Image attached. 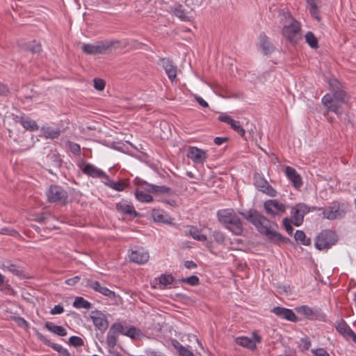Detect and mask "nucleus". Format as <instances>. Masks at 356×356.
<instances>
[{
	"label": "nucleus",
	"mask_w": 356,
	"mask_h": 356,
	"mask_svg": "<svg viewBox=\"0 0 356 356\" xmlns=\"http://www.w3.org/2000/svg\"><path fill=\"white\" fill-rule=\"evenodd\" d=\"M312 351L316 356H330L327 352L323 348H317Z\"/></svg>",
	"instance_id": "obj_58"
},
{
	"label": "nucleus",
	"mask_w": 356,
	"mask_h": 356,
	"mask_svg": "<svg viewBox=\"0 0 356 356\" xmlns=\"http://www.w3.org/2000/svg\"><path fill=\"white\" fill-rule=\"evenodd\" d=\"M83 173L92 178H102L108 179V176L101 169L97 168L91 163L83 162L79 165Z\"/></svg>",
	"instance_id": "obj_12"
},
{
	"label": "nucleus",
	"mask_w": 356,
	"mask_h": 356,
	"mask_svg": "<svg viewBox=\"0 0 356 356\" xmlns=\"http://www.w3.org/2000/svg\"><path fill=\"white\" fill-rule=\"evenodd\" d=\"M140 330L138 328H136L134 326H130L127 330H125V327H124V334L131 339H136L140 335Z\"/></svg>",
	"instance_id": "obj_38"
},
{
	"label": "nucleus",
	"mask_w": 356,
	"mask_h": 356,
	"mask_svg": "<svg viewBox=\"0 0 356 356\" xmlns=\"http://www.w3.org/2000/svg\"><path fill=\"white\" fill-rule=\"evenodd\" d=\"M253 181L254 185L259 191L270 197H275L277 195L276 190L259 173L255 172L254 174Z\"/></svg>",
	"instance_id": "obj_9"
},
{
	"label": "nucleus",
	"mask_w": 356,
	"mask_h": 356,
	"mask_svg": "<svg viewBox=\"0 0 356 356\" xmlns=\"http://www.w3.org/2000/svg\"><path fill=\"white\" fill-rule=\"evenodd\" d=\"M345 211L340 210L339 207L335 204L323 208V218L328 220H334L337 218L343 217Z\"/></svg>",
	"instance_id": "obj_20"
},
{
	"label": "nucleus",
	"mask_w": 356,
	"mask_h": 356,
	"mask_svg": "<svg viewBox=\"0 0 356 356\" xmlns=\"http://www.w3.org/2000/svg\"><path fill=\"white\" fill-rule=\"evenodd\" d=\"M8 133H9V137L10 138H13L15 142H17L18 143H23V139L21 138V137H19H19H15V134H14V132H13V130L9 129H8ZM20 145H21V147H22L21 148L22 150H26V149H28L29 148V145L21 144Z\"/></svg>",
	"instance_id": "obj_44"
},
{
	"label": "nucleus",
	"mask_w": 356,
	"mask_h": 356,
	"mask_svg": "<svg viewBox=\"0 0 356 356\" xmlns=\"http://www.w3.org/2000/svg\"><path fill=\"white\" fill-rule=\"evenodd\" d=\"M306 42L313 49L318 48V42L317 38L312 31H308L305 35Z\"/></svg>",
	"instance_id": "obj_34"
},
{
	"label": "nucleus",
	"mask_w": 356,
	"mask_h": 356,
	"mask_svg": "<svg viewBox=\"0 0 356 356\" xmlns=\"http://www.w3.org/2000/svg\"><path fill=\"white\" fill-rule=\"evenodd\" d=\"M124 333V326L121 323H113L106 337V343L110 348H114L116 346L117 338L120 334Z\"/></svg>",
	"instance_id": "obj_10"
},
{
	"label": "nucleus",
	"mask_w": 356,
	"mask_h": 356,
	"mask_svg": "<svg viewBox=\"0 0 356 356\" xmlns=\"http://www.w3.org/2000/svg\"><path fill=\"white\" fill-rule=\"evenodd\" d=\"M309 12H310V14L314 17H315L316 19H318V21L321 19V17H320V16L318 15V6H315V9L314 10L313 9V7H309Z\"/></svg>",
	"instance_id": "obj_62"
},
{
	"label": "nucleus",
	"mask_w": 356,
	"mask_h": 356,
	"mask_svg": "<svg viewBox=\"0 0 356 356\" xmlns=\"http://www.w3.org/2000/svg\"><path fill=\"white\" fill-rule=\"evenodd\" d=\"M337 330L346 339H351L356 343V334L344 321L337 326Z\"/></svg>",
	"instance_id": "obj_25"
},
{
	"label": "nucleus",
	"mask_w": 356,
	"mask_h": 356,
	"mask_svg": "<svg viewBox=\"0 0 356 356\" xmlns=\"http://www.w3.org/2000/svg\"><path fill=\"white\" fill-rule=\"evenodd\" d=\"M1 233L3 234H7L13 236H19V233L17 231L13 229L4 227L1 229Z\"/></svg>",
	"instance_id": "obj_56"
},
{
	"label": "nucleus",
	"mask_w": 356,
	"mask_h": 356,
	"mask_svg": "<svg viewBox=\"0 0 356 356\" xmlns=\"http://www.w3.org/2000/svg\"><path fill=\"white\" fill-rule=\"evenodd\" d=\"M35 335L37 336L38 339L44 343L46 346L51 347L54 350L57 351L59 354H60L63 356H72L71 354L69 353V351L66 349L62 347L60 345L52 343L50 340L47 339L42 333H40L39 331L35 330Z\"/></svg>",
	"instance_id": "obj_19"
},
{
	"label": "nucleus",
	"mask_w": 356,
	"mask_h": 356,
	"mask_svg": "<svg viewBox=\"0 0 356 356\" xmlns=\"http://www.w3.org/2000/svg\"><path fill=\"white\" fill-rule=\"evenodd\" d=\"M166 193L168 195L174 194V191L170 187L165 186H157L154 194H163Z\"/></svg>",
	"instance_id": "obj_47"
},
{
	"label": "nucleus",
	"mask_w": 356,
	"mask_h": 356,
	"mask_svg": "<svg viewBox=\"0 0 356 356\" xmlns=\"http://www.w3.org/2000/svg\"><path fill=\"white\" fill-rule=\"evenodd\" d=\"M218 120L220 122H225L228 124H230L232 122H233L234 119H232L229 115H221L218 117Z\"/></svg>",
	"instance_id": "obj_59"
},
{
	"label": "nucleus",
	"mask_w": 356,
	"mask_h": 356,
	"mask_svg": "<svg viewBox=\"0 0 356 356\" xmlns=\"http://www.w3.org/2000/svg\"><path fill=\"white\" fill-rule=\"evenodd\" d=\"M47 200L50 203H58L65 205L68 203V193L61 186L51 185L47 193Z\"/></svg>",
	"instance_id": "obj_6"
},
{
	"label": "nucleus",
	"mask_w": 356,
	"mask_h": 356,
	"mask_svg": "<svg viewBox=\"0 0 356 356\" xmlns=\"http://www.w3.org/2000/svg\"><path fill=\"white\" fill-rule=\"evenodd\" d=\"M119 40L99 41L95 44H84L82 51L88 55L110 54L120 46Z\"/></svg>",
	"instance_id": "obj_4"
},
{
	"label": "nucleus",
	"mask_w": 356,
	"mask_h": 356,
	"mask_svg": "<svg viewBox=\"0 0 356 356\" xmlns=\"http://www.w3.org/2000/svg\"><path fill=\"white\" fill-rule=\"evenodd\" d=\"M245 220L252 223L257 229V231L265 235L268 239L275 243H291L290 238L282 236L280 233L271 230L268 226L269 220L256 209H251L244 211H238Z\"/></svg>",
	"instance_id": "obj_1"
},
{
	"label": "nucleus",
	"mask_w": 356,
	"mask_h": 356,
	"mask_svg": "<svg viewBox=\"0 0 356 356\" xmlns=\"http://www.w3.org/2000/svg\"><path fill=\"white\" fill-rule=\"evenodd\" d=\"M48 161L49 168L47 169V171L54 175L53 169H59L62 165L63 160L58 154H51L48 156Z\"/></svg>",
	"instance_id": "obj_27"
},
{
	"label": "nucleus",
	"mask_w": 356,
	"mask_h": 356,
	"mask_svg": "<svg viewBox=\"0 0 356 356\" xmlns=\"http://www.w3.org/2000/svg\"><path fill=\"white\" fill-rule=\"evenodd\" d=\"M179 283H186L190 286H195L200 284V279L196 275H191L188 277L181 278L177 280Z\"/></svg>",
	"instance_id": "obj_40"
},
{
	"label": "nucleus",
	"mask_w": 356,
	"mask_h": 356,
	"mask_svg": "<svg viewBox=\"0 0 356 356\" xmlns=\"http://www.w3.org/2000/svg\"><path fill=\"white\" fill-rule=\"evenodd\" d=\"M159 61L164 68L168 78L170 81H173L177 77V66L173 64L172 60L168 58H161Z\"/></svg>",
	"instance_id": "obj_21"
},
{
	"label": "nucleus",
	"mask_w": 356,
	"mask_h": 356,
	"mask_svg": "<svg viewBox=\"0 0 356 356\" xmlns=\"http://www.w3.org/2000/svg\"><path fill=\"white\" fill-rule=\"evenodd\" d=\"M152 217L154 220L157 222H163V223H170L168 220L165 219V217L163 214L160 213L158 211L153 210L152 211Z\"/></svg>",
	"instance_id": "obj_51"
},
{
	"label": "nucleus",
	"mask_w": 356,
	"mask_h": 356,
	"mask_svg": "<svg viewBox=\"0 0 356 356\" xmlns=\"http://www.w3.org/2000/svg\"><path fill=\"white\" fill-rule=\"evenodd\" d=\"M149 257L148 252L140 250L132 251L129 255L130 260L138 264H145L148 261Z\"/></svg>",
	"instance_id": "obj_26"
},
{
	"label": "nucleus",
	"mask_w": 356,
	"mask_h": 356,
	"mask_svg": "<svg viewBox=\"0 0 356 356\" xmlns=\"http://www.w3.org/2000/svg\"><path fill=\"white\" fill-rule=\"evenodd\" d=\"M106 185L115 191H122L128 184H125L122 180H119L118 181L108 180V181L106 183Z\"/></svg>",
	"instance_id": "obj_35"
},
{
	"label": "nucleus",
	"mask_w": 356,
	"mask_h": 356,
	"mask_svg": "<svg viewBox=\"0 0 356 356\" xmlns=\"http://www.w3.org/2000/svg\"><path fill=\"white\" fill-rule=\"evenodd\" d=\"M115 208L118 212L122 214L134 216V217L140 216V213L135 210L134 206L129 203L127 200H122L117 203Z\"/></svg>",
	"instance_id": "obj_22"
},
{
	"label": "nucleus",
	"mask_w": 356,
	"mask_h": 356,
	"mask_svg": "<svg viewBox=\"0 0 356 356\" xmlns=\"http://www.w3.org/2000/svg\"><path fill=\"white\" fill-rule=\"evenodd\" d=\"M64 312V308L60 305H55L50 311L51 315L60 314Z\"/></svg>",
	"instance_id": "obj_57"
},
{
	"label": "nucleus",
	"mask_w": 356,
	"mask_h": 356,
	"mask_svg": "<svg viewBox=\"0 0 356 356\" xmlns=\"http://www.w3.org/2000/svg\"><path fill=\"white\" fill-rule=\"evenodd\" d=\"M291 220L293 221V224L295 226L298 227L303 223L304 217H303L302 214H301L300 212H298L296 214H294V207L291 209Z\"/></svg>",
	"instance_id": "obj_39"
},
{
	"label": "nucleus",
	"mask_w": 356,
	"mask_h": 356,
	"mask_svg": "<svg viewBox=\"0 0 356 356\" xmlns=\"http://www.w3.org/2000/svg\"><path fill=\"white\" fill-rule=\"evenodd\" d=\"M271 312L275 314L277 316L287 321L295 323L298 321V318L292 309L282 307H275L271 309Z\"/></svg>",
	"instance_id": "obj_16"
},
{
	"label": "nucleus",
	"mask_w": 356,
	"mask_h": 356,
	"mask_svg": "<svg viewBox=\"0 0 356 356\" xmlns=\"http://www.w3.org/2000/svg\"><path fill=\"white\" fill-rule=\"evenodd\" d=\"M12 118L15 123H19L25 130L34 131L39 129V126L36 122L31 118L26 116L24 113L19 115L12 114Z\"/></svg>",
	"instance_id": "obj_11"
},
{
	"label": "nucleus",
	"mask_w": 356,
	"mask_h": 356,
	"mask_svg": "<svg viewBox=\"0 0 356 356\" xmlns=\"http://www.w3.org/2000/svg\"><path fill=\"white\" fill-rule=\"evenodd\" d=\"M323 104L327 108V111H332L339 115L343 113L341 105L337 104L333 97L330 94H327L322 98Z\"/></svg>",
	"instance_id": "obj_18"
},
{
	"label": "nucleus",
	"mask_w": 356,
	"mask_h": 356,
	"mask_svg": "<svg viewBox=\"0 0 356 356\" xmlns=\"http://www.w3.org/2000/svg\"><path fill=\"white\" fill-rule=\"evenodd\" d=\"M311 211V208L305 203H298L294 207V214L300 212L303 217Z\"/></svg>",
	"instance_id": "obj_41"
},
{
	"label": "nucleus",
	"mask_w": 356,
	"mask_h": 356,
	"mask_svg": "<svg viewBox=\"0 0 356 356\" xmlns=\"http://www.w3.org/2000/svg\"><path fill=\"white\" fill-rule=\"evenodd\" d=\"M337 241L338 236L334 231L325 229L316 236L314 245L319 250H327L335 245Z\"/></svg>",
	"instance_id": "obj_5"
},
{
	"label": "nucleus",
	"mask_w": 356,
	"mask_h": 356,
	"mask_svg": "<svg viewBox=\"0 0 356 356\" xmlns=\"http://www.w3.org/2000/svg\"><path fill=\"white\" fill-rule=\"evenodd\" d=\"M279 16L281 22L284 21L282 30L283 37L293 46H295L302 39L301 26L289 13L282 10Z\"/></svg>",
	"instance_id": "obj_2"
},
{
	"label": "nucleus",
	"mask_w": 356,
	"mask_h": 356,
	"mask_svg": "<svg viewBox=\"0 0 356 356\" xmlns=\"http://www.w3.org/2000/svg\"><path fill=\"white\" fill-rule=\"evenodd\" d=\"M90 317L95 326L100 331L104 332L107 330L108 322L106 316L99 310H95L91 312Z\"/></svg>",
	"instance_id": "obj_14"
},
{
	"label": "nucleus",
	"mask_w": 356,
	"mask_h": 356,
	"mask_svg": "<svg viewBox=\"0 0 356 356\" xmlns=\"http://www.w3.org/2000/svg\"><path fill=\"white\" fill-rule=\"evenodd\" d=\"M301 342L303 343V350H308L311 346V341L308 338H302Z\"/></svg>",
	"instance_id": "obj_63"
},
{
	"label": "nucleus",
	"mask_w": 356,
	"mask_h": 356,
	"mask_svg": "<svg viewBox=\"0 0 356 356\" xmlns=\"http://www.w3.org/2000/svg\"><path fill=\"white\" fill-rule=\"evenodd\" d=\"M296 310L298 314L304 315L309 320L325 321L326 315L321 309H312L307 305H302L296 307Z\"/></svg>",
	"instance_id": "obj_8"
},
{
	"label": "nucleus",
	"mask_w": 356,
	"mask_h": 356,
	"mask_svg": "<svg viewBox=\"0 0 356 356\" xmlns=\"http://www.w3.org/2000/svg\"><path fill=\"white\" fill-rule=\"evenodd\" d=\"M67 145L70 150L75 155H79L81 154V147L79 144L72 141H68Z\"/></svg>",
	"instance_id": "obj_48"
},
{
	"label": "nucleus",
	"mask_w": 356,
	"mask_h": 356,
	"mask_svg": "<svg viewBox=\"0 0 356 356\" xmlns=\"http://www.w3.org/2000/svg\"><path fill=\"white\" fill-rule=\"evenodd\" d=\"M140 186L147 192L151 193H154V194L155 193V191H156V185L149 184V183H147L145 181H142L140 182Z\"/></svg>",
	"instance_id": "obj_52"
},
{
	"label": "nucleus",
	"mask_w": 356,
	"mask_h": 356,
	"mask_svg": "<svg viewBox=\"0 0 356 356\" xmlns=\"http://www.w3.org/2000/svg\"><path fill=\"white\" fill-rule=\"evenodd\" d=\"M21 48L25 51H29L33 54L39 53L42 50L41 44L35 40L22 44Z\"/></svg>",
	"instance_id": "obj_30"
},
{
	"label": "nucleus",
	"mask_w": 356,
	"mask_h": 356,
	"mask_svg": "<svg viewBox=\"0 0 356 356\" xmlns=\"http://www.w3.org/2000/svg\"><path fill=\"white\" fill-rule=\"evenodd\" d=\"M105 87V81L101 79H94V88L99 91H102Z\"/></svg>",
	"instance_id": "obj_55"
},
{
	"label": "nucleus",
	"mask_w": 356,
	"mask_h": 356,
	"mask_svg": "<svg viewBox=\"0 0 356 356\" xmlns=\"http://www.w3.org/2000/svg\"><path fill=\"white\" fill-rule=\"evenodd\" d=\"M179 354L181 356H195L193 353L187 349L186 347L181 348Z\"/></svg>",
	"instance_id": "obj_61"
},
{
	"label": "nucleus",
	"mask_w": 356,
	"mask_h": 356,
	"mask_svg": "<svg viewBox=\"0 0 356 356\" xmlns=\"http://www.w3.org/2000/svg\"><path fill=\"white\" fill-rule=\"evenodd\" d=\"M68 343L70 345L73 346L74 347H79L83 345V340L79 337L72 336L70 337L68 340Z\"/></svg>",
	"instance_id": "obj_49"
},
{
	"label": "nucleus",
	"mask_w": 356,
	"mask_h": 356,
	"mask_svg": "<svg viewBox=\"0 0 356 356\" xmlns=\"http://www.w3.org/2000/svg\"><path fill=\"white\" fill-rule=\"evenodd\" d=\"M329 85L332 96L337 104L341 105L340 104H347L348 102L350 97L344 90L341 83L336 79H332L329 81Z\"/></svg>",
	"instance_id": "obj_7"
},
{
	"label": "nucleus",
	"mask_w": 356,
	"mask_h": 356,
	"mask_svg": "<svg viewBox=\"0 0 356 356\" xmlns=\"http://www.w3.org/2000/svg\"><path fill=\"white\" fill-rule=\"evenodd\" d=\"M259 48L266 56L271 54L275 50V47L270 42V38L264 33L259 36Z\"/></svg>",
	"instance_id": "obj_23"
},
{
	"label": "nucleus",
	"mask_w": 356,
	"mask_h": 356,
	"mask_svg": "<svg viewBox=\"0 0 356 356\" xmlns=\"http://www.w3.org/2000/svg\"><path fill=\"white\" fill-rule=\"evenodd\" d=\"M44 327L58 336L64 337L67 335V331L63 326L56 325L51 322H46L44 323Z\"/></svg>",
	"instance_id": "obj_28"
},
{
	"label": "nucleus",
	"mask_w": 356,
	"mask_h": 356,
	"mask_svg": "<svg viewBox=\"0 0 356 356\" xmlns=\"http://www.w3.org/2000/svg\"><path fill=\"white\" fill-rule=\"evenodd\" d=\"M72 305L74 307L78 309L83 308L88 309L91 307V303L81 296L75 298Z\"/></svg>",
	"instance_id": "obj_33"
},
{
	"label": "nucleus",
	"mask_w": 356,
	"mask_h": 356,
	"mask_svg": "<svg viewBox=\"0 0 356 356\" xmlns=\"http://www.w3.org/2000/svg\"><path fill=\"white\" fill-rule=\"evenodd\" d=\"M264 207L266 213L271 216H276L277 212L284 213L286 210L285 205L276 200H266L264 204Z\"/></svg>",
	"instance_id": "obj_13"
},
{
	"label": "nucleus",
	"mask_w": 356,
	"mask_h": 356,
	"mask_svg": "<svg viewBox=\"0 0 356 356\" xmlns=\"http://www.w3.org/2000/svg\"><path fill=\"white\" fill-rule=\"evenodd\" d=\"M294 239L296 242L300 243L303 245H310L312 243L311 239L307 238L305 233L302 230H297L294 234Z\"/></svg>",
	"instance_id": "obj_32"
},
{
	"label": "nucleus",
	"mask_w": 356,
	"mask_h": 356,
	"mask_svg": "<svg viewBox=\"0 0 356 356\" xmlns=\"http://www.w3.org/2000/svg\"><path fill=\"white\" fill-rule=\"evenodd\" d=\"M136 198L141 202H151L153 201V197L152 195L147 193H145L144 192L136 190L135 192Z\"/></svg>",
	"instance_id": "obj_37"
},
{
	"label": "nucleus",
	"mask_w": 356,
	"mask_h": 356,
	"mask_svg": "<svg viewBox=\"0 0 356 356\" xmlns=\"http://www.w3.org/2000/svg\"><path fill=\"white\" fill-rule=\"evenodd\" d=\"M174 277L171 274L169 275H161L159 277V283L164 286H167L174 282Z\"/></svg>",
	"instance_id": "obj_43"
},
{
	"label": "nucleus",
	"mask_w": 356,
	"mask_h": 356,
	"mask_svg": "<svg viewBox=\"0 0 356 356\" xmlns=\"http://www.w3.org/2000/svg\"><path fill=\"white\" fill-rule=\"evenodd\" d=\"M282 224L286 232L289 235H291L293 231V228L291 225V224H293V221L289 218H284L282 220Z\"/></svg>",
	"instance_id": "obj_50"
},
{
	"label": "nucleus",
	"mask_w": 356,
	"mask_h": 356,
	"mask_svg": "<svg viewBox=\"0 0 356 356\" xmlns=\"http://www.w3.org/2000/svg\"><path fill=\"white\" fill-rule=\"evenodd\" d=\"M285 174L296 188H299L302 186V178L295 168L286 166L285 168Z\"/></svg>",
	"instance_id": "obj_24"
},
{
	"label": "nucleus",
	"mask_w": 356,
	"mask_h": 356,
	"mask_svg": "<svg viewBox=\"0 0 356 356\" xmlns=\"http://www.w3.org/2000/svg\"><path fill=\"white\" fill-rule=\"evenodd\" d=\"M230 127L236 131L241 136L243 137L245 134V129L240 125L239 122L233 120L230 124Z\"/></svg>",
	"instance_id": "obj_46"
},
{
	"label": "nucleus",
	"mask_w": 356,
	"mask_h": 356,
	"mask_svg": "<svg viewBox=\"0 0 356 356\" xmlns=\"http://www.w3.org/2000/svg\"><path fill=\"white\" fill-rule=\"evenodd\" d=\"M85 282V285L86 286L92 288L95 291H97L105 296H107L110 298H115L116 296L115 293L114 291L110 290L109 289L105 286H102L100 284V283L97 281L86 279Z\"/></svg>",
	"instance_id": "obj_17"
},
{
	"label": "nucleus",
	"mask_w": 356,
	"mask_h": 356,
	"mask_svg": "<svg viewBox=\"0 0 356 356\" xmlns=\"http://www.w3.org/2000/svg\"><path fill=\"white\" fill-rule=\"evenodd\" d=\"M236 343L243 347L254 350L256 349V343L247 337H239L235 339Z\"/></svg>",
	"instance_id": "obj_29"
},
{
	"label": "nucleus",
	"mask_w": 356,
	"mask_h": 356,
	"mask_svg": "<svg viewBox=\"0 0 356 356\" xmlns=\"http://www.w3.org/2000/svg\"><path fill=\"white\" fill-rule=\"evenodd\" d=\"M81 280V277L80 276H75L74 277H72V278H70V279H67L65 280V283L67 284V285H70V286H74L75 285L76 283H78L79 282V280Z\"/></svg>",
	"instance_id": "obj_60"
},
{
	"label": "nucleus",
	"mask_w": 356,
	"mask_h": 356,
	"mask_svg": "<svg viewBox=\"0 0 356 356\" xmlns=\"http://www.w3.org/2000/svg\"><path fill=\"white\" fill-rule=\"evenodd\" d=\"M190 235L195 240L200 241H207V236L204 234H200L197 229H194L193 227L190 229Z\"/></svg>",
	"instance_id": "obj_45"
},
{
	"label": "nucleus",
	"mask_w": 356,
	"mask_h": 356,
	"mask_svg": "<svg viewBox=\"0 0 356 356\" xmlns=\"http://www.w3.org/2000/svg\"><path fill=\"white\" fill-rule=\"evenodd\" d=\"M195 99L201 106L204 108L209 107L208 103L205 100H204L201 97L195 95Z\"/></svg>",
	"instance_id": "obj_64"
},
{
	"label": "nucleus",
	"mask_w": 356,
	"mask_h": 356,
	"mask_svg": "<svg viewBox=\"0 0 356 356\" xmlns=\"http://www.w3.org/2000/svg\"><path fill=\"white\" fill-rule=\"evenodd\" d=\"M217 217L220 223L235 235H241L243 232V224L232 209H222L217 212Z\"/></svg>",
	"instance_id": "obj_3"
},
{
	"label": "nucleus",
	"mask_w": 356,
	"mask_h": 356,
	"mask_svg": "<svg viewBox=\"0 0 356 356\" xmlns=\"http://www.w3.org/2000/svg\"><path fill=\"white\" fill-rule=\"evenodd\" d=\"M3 268H6L13 274L17 275L19 277H24L25 275L22 269L19 268V267L17 266L15 264H9L8 265L6 266L5 264L3 265Z\"/></svg>",
	"instance_id": "obj_36"
},
{
	"label": "nucleus",
	"mask_w": 356,
	"mask_h": 356,
	"mask_svg": "<svg viewBox=\"0 0 356 356\" xmlns=\"http://www.w3.org/2000/svg\"><path fill=\"white\" fill-rule=\"evenodd\" d=\"M173 13L175 15H176L177 17L180 18L182 20H186L188 18V17L186 15L185 10L182 5L179 4L175 6Z\"/></svg>",
	"instance_id": "obj_42"
},
{
	"label": "nucleus",
	"mask_w": 356,
	"mask_h": 356,
	"mask_svg": "<svg viewBox=\"0 0 356 356\" xmlns=\"http://www.w3.org/2000/svg\"><path fill=\"white\" fill-rule=\"evenodd\" d=\"M188 158L195 163H203L207 159V152L196 147H190L187 152Z\"/></svg>",
	"instance_id": "obj_15"
},
{
	"label": "nucleus",
	"mask_w": 356,
	"mask_h": 356,
	"mask_svg": "<svg viewBox=\"0 0 356 356\" xmlns=\"http://www.w3.org/2000/svg\"><path fill=\"white\" fill-rule=\"evenodd\" d=\"M214 240L218 244H222L225 241V235L220 231H214L213 232Z\"/></svg>",
	"instance_id": "obj_54"
},
{
	"label": "nucleus",
	"mask_w": 356,
	"mask_h": 356,
	"mask_svg": "<svg viewBox=\"0 0 356 356\" xmlns=\"http://www.w3.org/2000/svg\"><path fill=\"white\" fill-rule=\"evenodd\" d=\"M41 131L47 138L55 139L60 135V129H55L49 127H43L41 129Z\"/></svg>",
	"instance_id": "obj_31"
},
{
	"label": "nucleus",
	"mask_w": 356,
	"mask_h": 356,
	"mask_svg": "<svg viewBox=\"0 0 356 356\" xmlns=\"http://www.w3.org/2000/svg\"><path fill=\"white\" fill-rule=\"evenodd\" d=\"M11 319L14 321L19 326L23 327L25 328L29 327V323L28 322L20 316H12Z\"/></svg>",
	"instance_id": "obj_53"
}]
</instances>
